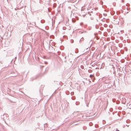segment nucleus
Returning a JSON list of instances; mask_svg holds the SVG:
<instances>
[{
  "label": "nucleus",
  "mask_w": 131,
  "mask_h": 131,
  "mask_svg": "<svg viewBox=\"0 0 131 131\" xmlns=\"http://www.w3.org/2000/svg\"><path fill=\"white\" fill-rule=\"evenodd\" d=\"M116 131H119V130H117Z\"/></svg>",
  "instance_id": "obj_2"
},
{
  "label": "nucleus",
  "mask_w": 131,
  "mask_h": 131,
  "mask_svg": "<svg viewBox=\"0 0 131 131\" xmlns=\"http://www.w3.org/2000/svg\"><path fill=\"white\" fill-rule=\"evenodd\" d=\"M93 75H91L90 76V78H91L92 77H93Z\"/></svg>",
  "instance_id": "obj_1"
}]
</instances>
